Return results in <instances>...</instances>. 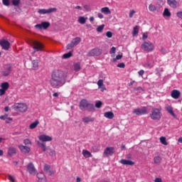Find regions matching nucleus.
I'll return each mask as SVG.
<instances>
[{"label":"nucleus","mask_w":182,"mask_h":182,"mask_svg":"<svg viewBox=\"0 0 182 182\" xmlns=\"http://www.w3.org/2000/svg\"><path fill=\"white\" fill-rule=\"evenodd\" d=\"M163 15L164 16L170 17L171 16V13L170 12V11H168V9H165Z\"/></svg>","instance_id":"37"},{"label":"nucleus","mask_w":182,"mask_h":182,"mask_svg":"<svg viewBox=\"0 0 182 182\" xmlns=\"http://www.w3.org/2000/svg\"><path fill=\"white\" fill-rule=\"evenodd\" d=\"M150 117L152 120H160V119H161V108L153 107Z\"/></svg>","instance_id":"5"},{"label":"nucleus","mask_w":182,"mask_h":182,"mask_svg":"<svg viewBox=\"0 0 182 182\" xmlns=\"http://www.w3.org/2000/svg\"><path fill=\"white\" fill-rule=\"evenodd\" d=\"M102 105H103L102 101H98L95 103V107H97V109H100L102 107Z\"/></svg>","instance_id":"44"},{"label":"nucleus","mask_w":182,"mask_h":182,"mask_svg":"<svg viewBox=\"0 0 182 182\" xmlns=\"http://www.w3.org/2000/svg\"><path fill=\"white\" fill-rule=\"evenodd\" d=\"M65 79H66V74L63 70H54L51 74L50 85L55 89H59L65 85Z\"/></svg>","instance_id":"1"},{"label":"nucleus","mask_w":182,"mask_h":182,"mask_svg":"<svg viewBox=\"0 0 182 182\" xmlns=\"http://www.w3.org/2000/svg\"><path fill=\"white\" fill-rule=\"evenodd\" d=\"M58 11V9L55 7L54 8H49L48 9H40L38 10V14L40 15H46L49 14H53V12H56Z\"/></svg>","instance_id":"6"},{"label":"nucleus","mask_w":182,"mask_h":182,"mask_svg":"<svg viewBox=\"0 0 182 182\" xmlns=\"http://www.w3.org/2000/svg\"><path fill=\"white\" fill-rule=\"evenodd\" d=\"M97 16L100 18V19H103L104 18V16L102 14V13H98Z\"/></svg>","instance_id":"59"},{"label":"nucleus","mask_w":182,"mask_h":182,"mask_svg":"<svg viewBox=\"0 0 182 182\" xmlns=\"http://www.w3.org/2000/svg\"><path fill=\"white\" fill-rule=\"evenodd\" d=\"M104 116L107 119H113V117H114V114L112 112H105Z\"/></svg>","instance_id":"28"},{"label":"nucleus","mask_w":182,"mask_h":182,"mask_svg":"<svg viewBox=\"0 0 182 182\" xmlns=\"http://www.w3.org/2000/svg\"><path fill=\"white\" fill-rule=\"evenodd\" d=\"M82 155L85 157V159H89V157L93 156V155H92V153L86 149L82 150Z\"/></svg>","instance_id":"26"},{"label":"nucleus","mask_w":182,"mask_h":182,"mask_svg":"<svg viewBox=\"0 0 182 182\" xmlns=\"http://www.w3.org/2000/svg\"><path fill=\"white\" fill-rule=\"evenodd\" d=\"M8 154L9 156H14V154H16V148L13 146L9 147Z\"/></svg>","instance_id":"22"},{"label":"nucleus","mask_w":182,"mask_h":182,"mask_svg":"<svg viewBox=\"0 0 182 182\" xmlns=\"http://www.w3.org/2000/svg\"><path fill=\"white\" fill-rule=\"evenodd\" d=\"M50 170V166L46 164L44 165V171H46V173H48V171H49Z\"/></svg>","instance_id":"48"},{"label":"nucleus","mask_w":182,"mask_h":182,"mask_svg":"<svg viewBox=\"0 0 182 182\" xmlns=\"http://www.w3.org/2000/svg\"><path fill=\"white\" fill-rule=\"evenodd\" d=\"M24 144H26V146H29L31 144H32V142H31V140L26 139L23 141Z\"/></svg>","instance_id":"47"},{"label":"nucleus","mask_w":182,"mask_h":182,"mask_svg":"<svg viewBox=\"0 0 182 182\" xmlns=\"http://www.w3.org/2000/svg\"><path fill=\"white\" fill-rule=\"evenodd\" d=\"M50 26V23L48 22V21H43L40 24H36L35 26L36 29H39L41 31V29H48V28H49Z\"/></svg>","instance_id":"11"},{"label":"nucleus","mask_w":182,"mask_h":182,"mask_svg":"<svg viewBox=\"0 0 182 182\" xmlns=\"http://www.w3.org/2000/svg\"><path fill=\"white\" fill-rule=\"evenodd\" d=\"M19 4H21V0H12V4L14 6H18V5H19Z\"/></svg>","instance_id":"43"},{"label":"nucleus","mask_w":182,"mask_h":182,"mask_svg":"<svg viewBox=\"0 0 182 182\" xmlns=\"http://www.w3.org/2000/svg\"><path fill=\"white\" fill-rule=\"evenodd\" d=\"M0 119L1 120H12V118L11 117H8V114H4V115H1L0 116Z\"/></svg>","instance_id":"39"},{"label":"nucleus","mask_w":182,"mask_h":182,"mask_svg":"<svg viewBox=\"0 0 182 182\" xmlns=\"http://www.w3.org/2000/svg\"><path fill=\"white\" fill-rule=\"evenodd\" d=\"M141 48L144 52H146L149 53V52H153L154 50V44L151 43V41H144L141 45Z\"/></svg>","instance_id":"4"},{"label":"nucleus","mask_w":182,"mask_h":182,"mask_svg":"<svg viewBox=\"0 0 182 182\" xmlns=\"http://www.w3.org/2000/svg\"><path fill=\"white\" fill-rule=\"evenodd\" d=\"M97 84L98 87H102L103 86V80H99Z\"/></svg>","instance_id":"50"},{"label":"nucleus","mask_w":182,"mask_h":182,"mask_svg":"<svg viewBox=\"0 0 182 182\" xmlns=\"http://www.w3.org/2000/svg\"><path fill=\"white\" fill-rule=\"evenodd\" d=\"M83 123H93L95 122V119L92 117H85L82 118Z\"/></svg>","instance_id":"24"},{"label":"nucleus","mask_w":182,"mask_h":182,"mask_svg":"<svg viewBox=\"0 0 182 182\" xmlns=\"http://www.w3.org/2000/svg\"><path fill=\"white\" fill-rule=\"evenodd\" d=\"M139 33V26H135L133 28V35H137Z\"/></svg>","instance_id":"45"},{"label":"nucleus","mask_w":182,"mask_h":182,"mask_svg":"<svg viewBox=\"0 0 182 182\" xmlns=\"http://www.w3.org/2000/svg\"><path fill=\"white\" fill-rule=\"evenodd\" d=\"M139 76H143L144 75V71L143 70H141L138 72Z\"/></svg>","instance_id":"58"},{"label":"nucleus","mask_w":182,"mask_h":182,"mask_svg":"<svg viewBox=\"0 0 182 182\" xmlns=\"http://www.w3.org/2000/svg\"><path fill=\"white\" fill-rule=\"evenodd\" d=\"M160 142L161 143V144H164V146H167V144H168V143H167V141L166 140V137L165 136H161L159 138Z\"/></svg>","instance_id":"34"},{"label":"nucleus","mask_w":182,"mask_h":182,"mask_svg":"<svg viewBox=\"0 0 182 182\" xmlns=\"http://www.w3.org/2000/svg\"><path fill=\"white\" fill-rule=\"evenodd\" d=\"M123 58L122 55H117L115 58H113L112 62H116L117 60H120Z\"/></svg>","instance_id":"42"},{"label":"nucleus","mask_w":182,"mask_h":182,"mask_svg":"<svg viewBox=\"0 0 182 182\" xmlns=\"http://www.w3.org/2000/svg\"><path fill=\"white\" fill-rule=\"evenodd\" d=\"M2 2L5 6H9V0H2Z\"/></svg>","instance_id":"51"},{"label":"nucleus","mask_w":182,"mask_h":182,"mask_svg":"<svg viewBox=\"0 0 182 182\" xmlns=\"http://www.w3.org/2000/svg\"><path fill=\"white\" fill-rule=\"evenodd\" d=\"M67 50H69L70 49H72V48H75L74 44L72 43V41L67 45Z\"/></svg>","instance_id":"46"},{"label":"nucleus","mask_w":182,"mask_h":182,"mask_svg":"<svg viewBox=\"0 0 182 182\" xmlns=\"http://www.w3.org/2000/svg\"><path fill=\"white\" fill-rule=\"evenodd\" d=\"M33 49H36L37 52L43 50V44L39 43V41H34L33 42Z\"/></svg>","instance_id":"14"},{"label":"nucleus","mask_w":182,"mask_h":182,"mask_svg":"<svg viewBox=\"0 0 182 182\" xmlns=\"http://www.w3.org/2000/svg\"><path fill=\"white\" fill-rule=\"evenodd\" d=\"M79 107L80 110L85 111L87 110V112H94L95 110V105L86 99H82L80 102Z\"/></svg>","instance_id":"2"},{"label":"nucleus","mask_w":182,"mask_h":182,"mask_svg":"<svg viewBox=\"0 0 182 182\" xmlns=\"http://www.w3.org/2000/svg\"><path fill=\"white\" fill-rule=\"evenodd\" d=\"M109 53L110 55H114L116 53V47H112Z\"/></svg>","instance_id":"49"},{"label":"nucleus","mask_w":182,"mask_h":182,"mask_svg":"<svg viewBox=\"0 0 182 182\" xmlns=\"http://www.w3.org/2000/svg\"><path fill=\"white\" fill-rule=\"evenodd\" d=\"M39 61L38 60H34L32 61V65H33V68L34 69H38V66H39Z\"/></svg>","instance_id":"36"},{"label":"nucleus","mask_w":182,"mask_h":182,"mask_svg":"<svg viewBox=\"0 0 182 182\" xmlns=\"http://www.w3.org/2000/svg\"><path fill=\"white\" fill-rule=\"evenodd\" d=\"M154 164H159V163H161V157L159 156H155L154 158Z\"/></svg>","instance_id":"33"},{"label":"nucleus","mask_w":182,"mask_h":182,"mask_svg":"<svg viewBox=\"0 0 182 182\" xmlns=\"http://www.w3.org/2000/svg\"><path fill=\"white\" fill-rule=\"evenodd\" d=\"M18 149L23 154H28V153H31V148L27 146L20 145L18 146Z\"/></svg>","instance_id":"17"},{"label":"nucleus","mask_w":182,"mask_h":182,"mask_svg":"<svg viewBox=\"0 0 182 182\" xmlns=\"http://www.w3.org/2000/svg\"><path fill=\"white\" fill-rule=\"evenodd\" d=\"M38 139L41 141H52V136H50L46 134H42L38 136Z\"/></svg>","instance_id":"18"},{"label":"nucleus","mask_w":182,"mask_h":182,"mask_svg":"<svg viewBox=\"0 0 182 182\" xmlns=\"http://www.w3.org/2000/svg\"><path fill=\"white\" fill-rule=\"evenodd\" d=\"M37 177L38 178V182H46V177L45 174L42 173H37Z\"/></svg>","instance_id":"21"},{"label":"nucleus","mask_w":182,"mask_h":182,"mask_svg":"<svg viewBox=\"0 0 182 182\" xmlns=\"http://www.w3.org/2000/svg\"><path fill=\"white\" fill-rule=\"evenodd\" d=\"M37 144H38V147H41L43 151H48V148L46 147V144H45V143L38 141Z\"/></svg>","instance_id":"25"},{"label":"nucleus","mask_w":182,"mask_h":182,"mask_svg":"<svg viewBox=\"0 0 182 182\" xmlns=\"http://www.w3.org/2000/svg\"><path fill=\"white\" fill-rule=\"evenodd\" d=\"M11 72H12V65H11V64H7L4 68V70L1 71V75L4 77L9 76Z\"/></svg>","instance_id":"10"},{"label":"nucleus","mask_w":182,"mask_h":182,"mask_svg":"<svg viewBox=\"0 0 182 182\" xmlns=\"http://www.w3.org/2000/svg\"><path fill=\"white\" fill-rule=\"evenodd\" d=\"M106 36L107 38H112V36H113V33H112V31H107L106 33Z\"/></svg>","instance_id":"53"},{"label":"nucleus","mask_w":182,"mask_h":182,"mask_svg":"<svg viewBox=\"0 0 182 182\" xmlns=\"http://www.w3.org/2000/svg\"><path fill=\"white\" fill-rule=\"evenodd\" d=\"M171 96L173 99L177 100L181 96V92L178 90H173L171 91Z\"/></svg>","instance_id":"19"},{"label":"nucleus","mask_w":182,"mask_h":182,"mask_svg":"<svg viewBox=\"0 0 182 182\" xmlns=\"http://www.w3.org/2000/svg\"><path fill=\"white\" fill-rule=\"evenodd\" d=\"M38 124H39V121L36 120L30 124L29 129H36V127H38Z\"/></svg>","instance_id":"31"},{"label":"nucleus","mask_w":182,"mask_h":182,"mask_svg":"<svg viewBox=\"0 0 182 182\" xmlns=\"http://www.w3.org/2000/svg\"><path fill=\"white\" fill-rule=\"evenodd\" d=\"M84 9L85 11H89L90 9V7L87 5L84 6Z\"/></svg>","instance_id":"63"},{"label":"nucleus","mask_w":182,"mask_h":182,"mask_svg":"<svg viewBox=\"0 0 182 182\" xmlns=\"http://www.w3.org/2000/svg\"><path fill=\"white\" fill-rule=\"evenodd\" d=\"M86 19H87V18H85L84 16H80L78 17V23H81V25H85V23H86Z\"/></svg>","instance_id":"30"},{"label":"nucleus","mask_w":182,"mask_h":182,"mask_svg":"<svg viewBox=\"0 0 182 182\" xmlns=\"http://www.w3.org/2000/svg\"><path fill=\"white\" fill-rule=\"evenodd\" d=\"M134 90H136V92H139V93H141V92H143V88L141 87H138L134 88Z\"/></svg>","instance_id":"55"},{"label":"nucleus","mask_w":182,"mask_h":182,"mask_svg":"<svg viewBox=\"0 0 182 182\" xmlns=\"http://www.w3.org/2000/svg\"><path fill=\"white\" fill-rule=\"evenodd\" d=\"M136 14V11L134 10H130L129 11V18H133V15Z\"/></svg>","instance_id":"54"},{"label":"nucleus","mask_w":182,"mask_h":182,"mask_svg":"<svg viewBox=\"0 0 182 182\" xmlns=\"http://www.w3.org/2000/svg\"><path fill=\"white\" fill-rule=\"evenodd\" d=\"M81 41H82V38H80V37H76L71 41L74 46H77V45H79Z\"/></svg>","instance_id":"23"},{"label":"nucleus","mask_w":182,"mask_h":182,"mask_svg":"<svg viewBox=\"0 0 182 182\" xmlns=\"http://www.w3.org/2000/svg\"><path fill=\"white\" fill-rule=\"evenodd\" d=\"M147 38H148L147 35H146V33H144L142 36L143 41H146V39H147Z\"/></svg>","instance_id":"62"},{"label":"nucleus","mask_w":182,"mask_h":182,"mask_svg":"<svg viewBox=\"0 0 182 182\" xmlns=\"http://www.w3.org/2000/svg\"><path fill=\"white\" fill-rule=\"evenodd\" d=\"M13 109L16 112H20V113H26V112H28V105L26 103H15L13 105Z\"/></svg>","instance_id":"3"},{"label":"nucleus","mask_w":182,"mask_h":182,"mask_svg":"<svg viewBox=\"0 0 182 182\" xmlns=\"http://www.w3.org/2000/svg\"><path fill=\"white\" fill-rule=\"evenodd\" d=\"M0 46L4 50H9V48H11V43L6 40H1L0 41Z\"/></svg>","instance_id":"13"},{"label":"nucleus","mask_w":182,"mask_h":182,"mask_svg":"<svg viewBox=\"0 0 182 182\" xmlns=\"http://www.w3.org/2000/svg\"><path fill=\"white\" fill-rule=\"evenodd\" d=\"M46 152L51 157H53L54 156H56V151L50 148L47 149Z\"/></svg>","instance_id":"29"},{"label":"nucleus","mask_w":182,"mask_h":182,"mask_svg":"<svg viewBox=\"0 0 182 182\" xmlns=\"http://www.w3.org/2000/svg\"><path fill=\"white\" fill-rule=\"evenodd\" d=\"M9 180L11 182H15V178H14V176H11V175H9Z\"/></svg>","instance_id":"57"},{"label":"nucleus","mask_w":182,"mask_h":182,"mask_svg":"<svg viewBox=\"0 0 182 182\" xmlns=\"http://www.w3.org/2000/svg\"><path fill=\"white\" fill-rule=\"evenodd\" d=\"M167 4L173 9H176L178 6H180V2L177 0H167Z\"/></svg>","instance_id":"12"},{"label":"nucleus","mask_w":182,"mask_h":182,"mask_svg":"<svg viewBox=\"0 0 182 182\" xmlns=\"http://www.w3.org/2000/svg\"><path fill=\"white\" fill-rule=\"evenodd\" d=\"M27 171H28L30 174H33V175L36 174V169L35 168V166H33V164L30 163L28 164Z\"/></svg>","instance_id":"16"},{"label":"nucleus","mask_w":182,"mask_h":182,"mask_svg":"<svg viewBox=\"0 0 182 182\" xmlns=\"http://www.w3.org/2000/svg\"><path fill=\"white\" fill-rule=\"evenodd\" d=\"M149 112H147V107H142L141 108H136L134 109L133 111V114H136V116H143L144 114H147Z\"/></svg>","instance_id":"7"},{"label":"nucleus","mask_w":182,"mask_h":182,"mask_svg":"<svg viewBox=\"0 0 182 182\" xmlns=\"http://www.w3.org/2000/svg\"><path fill=\"white\" fill-rule=\"evenodd\" d=\"M114 154V147L108 146L107 147L103 153L104 157H109V156H113Z\"/></svg>","instance_id":"8"},{"label":"nucleus","mask_w":182,"mask_h":182,"mask_svg":"<svg viewBox=\"0 0 182 182\" xmlns=\"http://www.w3.org/2000/svg\"><path fill=\"white\" fill-rule=\"evenodd\" d=\"M99 89H100L101 92H105V90H106V87L102 85L101 87H99Z\"/></svg>","instance_id":"60"},{"label":"nucleus","mask_w":182,"mask_h":182,"mask_svg":"<svg viewBox=\"0 0 182 182\" xmlns=\"http://www.w3.org/2000/svg\"><path fill=\"white\" fill-rule=\"evenodd\" d=\"M102 14H105V15H110L112 14V11L109 9V7H103L101 9Z\"/></svg>","instance_id":"27"},{"label":"nucleus","mask_w":182,"mask_h":182,"mask_svg":"<svg viewBox=\"0 0 182 182\" xmlns=\"http://www.w3.org/2000/svg\"><path fill=\"white\" fill-rule=\"evenodd\" d=\"M49 176H52L53 174H55V171H50V169L49 170V171H48Z\"/></svg>","instance_id":"64"},{"label":"nucleus","mask_w":182,"mask_h":182,"mask_svg":"<svg viewBox=\"0 0 182 182\" xmlns=\"http://www.w3.org/2000/svg\"><path fill=\"white\" fill-rule=\"evenodd\" d=\"M154 181L155 182H163V181L161 180V178H156Z\"/></svg>","instance_id":"61"},{"label":"nucleus","mask_w":182,"mask_h":182,"mask_svg":"<svg viewBox=\"0 0 182 182\" xmlns=\"http://www.w3.org/2000/svg\"><path fill=\"white\" fill-rule=\"evenodd\" d=\"M119 163L124 166H134V162L130 160L121 159Z\"/></svg>","instance_id":"20"},{"label":"nucleus","mask_w":182,"mask_h":182,"mask_svg":"<svg viewBox=\"0 0 182 182\" xmlns=\"http://www.w3.org/2000/svg\"><path fill=\"white\" fill-rule=\"evenodd\" d=\"M71 56H72V53L69 52L63 54V59H69V58H71Z\"/></svg>","instance_id":"40"},{"label":"nucleus","mask_w":182,"mask_h":182,"mask_svg":"<svg viewBox=\"0 0 182 182\" xmlns=\"http://www.w3.org/2000/svg\"><path fill=\"white\" fill-rule=\"evenodd\" d=\"M149 9L150 12H154V11H157V7L153 4H149Z\"/></svg>","instance_id":"38"},{"label":"nucleus","mask_w":182,"mask_h":182,"mask_svg":"<svg viewBox=\"0 0 182 182\" xmlns=\"http://www.w3.org/2000/svg\"><path fill=\"white\" fill-rule=\"evenodd\" d=\"M166 110L168 111V113L171 114V116L176 117V114H174V112H173V107L168 106L166 107Z\"/></svg>","instance_id":"32"},{"label":"nucleus","mask_w":182,"mask_h":182,"mask_svg":"<svg viewBox=\"0 0 182 182\" xmlns=\"http://www.w3.org/2000/svg\"><path fill=\"white\" fill-rule=\"evenodd\" d=\"M103 29H105V24H102L101 26H99L97 28V32H102L103 31Z\"/></svg>","instance_id":"41"},{"label":"nucleus","mask_w":182,"mask_h":182,"mask_svg":"<svg viewBox=\"0 0 182 182\" xmlns=\"http://www.w3.org/2000/svg\"><path fill=\"white\" fill-rule=\"evenodd\" d=\"M1 89H0V96H4L8 89H9V83L8 82H4L1 84Z\"/></svg>","instance_id":"9"},{"label":"nucleus","mask_w":182,"mask_h":182,"mask_svg":"<svg viewBox=\"0 0 182 182\" xmlns=\"http://www.w3.org/2000/svg\"><path fill=\"white\" fill-rule=\"evenodd\" d=\"M74 70H75V72L80 70V63H74Z\"/></svg>","instance_id":"35"},{"label":"nucleus","mask_w":182,"mask_h":182,"mask_svg":"<svg viewBox=\"0 0 182 182\" xmlns=\"http://www.w3.org/2000/svg\"><path fill=\"white\" fill-rule=\"evenodd\" d=\"M117 68L124 69V68H126V65L124 63H121L117 65Z\"/></svg>","instance_id":"52"},{"label":"nucleus","mask_w":182,"mask_h":182,"mask_svg":"<svg viewBox=\"0 0 182 182\" xmlns=\"http://www.w3.org/2000/svg\"><path fill=\"white\" fill-rule=\"evenodd\" d=\"M144 67L145 68H149V69H151L152 66H151V64L149 63H146L144 64Z\"/></svg>","instance_id":"56"},{"label":"nucleus","mask_w":182,"mask_h":182,"mask_svg":"<svg viewBox=\"0 0 182 182\" xmlns=\"http://www.w3.org/2000/svg\"><path fill=\"white\" fill-rule=\"evenodd\" d=\"M89 54L90 56H100L102 55V49L94 48L90 51Z\"/></svg>","instance_id":"15"}]
</instances>
